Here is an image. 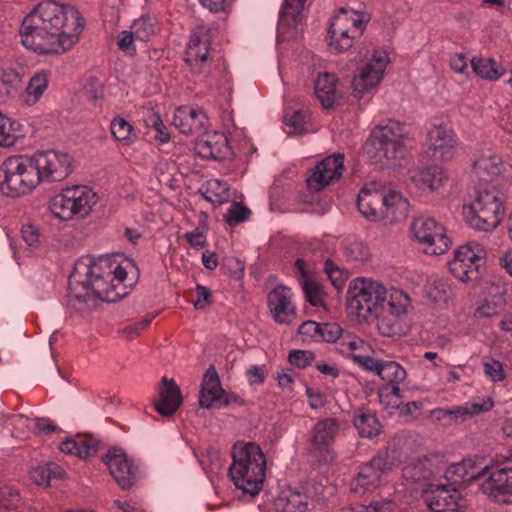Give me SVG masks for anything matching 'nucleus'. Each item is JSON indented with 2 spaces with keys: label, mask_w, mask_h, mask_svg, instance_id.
Masks as SVG:
<instances>
[{
  "label": "nucleus",
  "mask_w": 512,
  "mask_h": 512,
  "mask_svg": "<svg viewBox=\"0 0 512 512\" xmlns=\"http://www.w3.org/2000/svg\"><path fill=\"white\" fill-rule=\"evenodd\" d=\"M79 13L53 0L40 2L20 26L22 44L38 54H60L78 39Z\"/></svg>",
  "instance_id": "obj_1"
},
{
  "label": "nucleus",
  "mask_w": 512,
  "mask_h": 512,
  "mask_svg": "<svg viewBox=\"0 0 512 512\" xmlns=\"http://www.w3.org/2000/svg\"><path fill=\"white\" fill-rule=\"evenodd\" d=\"M126 279V267L115 259H81L75 263L68 279L69 297L79 302L92 298L116 302L130 292L131 284H127Z\"/></svg>",
  "instance_id": "obj_2"
},
{
  "label": "nucleus",
  "mask_w": 512,
  "mask_h": 512,
  "mask_svg": "<svg viewBox=\"0 0 512 512\" xmlns=\"http://www.w3.org/2000/svg\"><path fill=\"white\" fill-rule=\"evenodd\" d=\"M357 206L365 218L392 224L407 218L410 203L400 191L371 182L361 188Z\"/></svg>",
  "instance_id": "obj_3"
},
{
  "label": "nucleus",
  "mask_w": 512,
  "mask_h": 512,
  "mask_svg": "<svg viewBox=\"0 0 512 512\" xmlns=\"http://www.w3.org/2000/svg\"><path fill=\"white\" fill-rule=\"evenodd\" d=\"M229 476L236 488L251 496L263 488L266 472V456L259 445L237 442L233 445Z\"/></svg>",
  "instance_id": "obj_4"
},
{
  "label": "nucleus",
  "mask_w": 512,
  "mask_h": 512,
  "mask_svg": "<svg viewBox=\"0 0 512 512\" xmlns=\"http://www.w3.org/2000/svg\"><path fill=\"white\" fill-rule=\"evenodd\" d=\"M505 214V196L494 185L476 190L470 203L463 206L466 223L473 229L492 232L499 227Z\"/></svg>",
  "instance_id": "obj_5"
},
{
  "label": "nucleus",
  "mask_w": 512,
  "mask_h": 512,
  "mask_svg": "<svg viewBox=\"0 0 512 512\" xmlns=\"http://www.w3.org/2000/svg\"><path fill=\"white\" fill-rule=\"evenodd\" d=\"M394 292H403L394 286H386L378 280L358 277L351 281L347 291V305L357 317L365 322L370 321L377 311L390 302Z\"/></svg>",
  "instance_id": "obj_6"
},
{
  "label": "nucleus",
  "mask_w": 512,
  "mask_h": 512,
  "mask_svg": "<svg viewBox=\"0 0 512 512\" xmlns=\"http://www.w3.org/2000/svg\"><path fill=\"white\" fill-rule=\"evenodd\" d=\"M39 184L33 154L7 157L0 165V193L4 196L27 195Z\"/></svg>",
  "instance_id": "obj_7"
},
{
  "label": "nucleus",
  "mask_w": 512,
  "mask_h": 512,
  "mask_svg": "<svg viewBox=\"0 0 512 512\" xmlns=\"http://www.w3.org/2000/svg\"><path fill=\"white\" fill-rule=\"evenodd\" d=\"M97 193L89 186L75 185L62 190L51 202V213L62 221L87 216L97 204Z\"/></svg>",
  "instance_id": "obj_8"
},
{
  "label": "nucleus",
  "mask_w": 512,
  "mask_h": 512,
  "mask_svg": "<svg viewBox=\"0 0 512 512\" xmlns=\"http://www.w3.org/2000/svg\"><path fill=\"white\" fill-rule=\"evenodd\" d=\"M413 238L422 246L423 252L429 255L444 254L451 246V240L445 227L432 217L419 216L410 226Z\"/></svg>",
  "instance_id": "obj_9"
},
{
  "label": "nucleus",
  "mask_w": 512,
  "mask_h": 512,
  "mask_svg": "<svg viewBox=\"0 0 512 512\" xmlns=\"http://www.w3.org/2000/svg\"><path fill=\"white\" fill-rule=\"evenodd\" d=\"M407 135L403 123L389 120L373 130L372 143L380 156L388 160L402 159L407 152Z\"/></svg>",
  "instance_id": "obj_10"
},
{
  "label": "nucleus",
  "mask_w": 512,
  "mask_h": 512,
  "mask_svg": "<svg viewBox=\"0 0 512 512\" xmlns=\"http://www.w3.org/2000/svg\"><path fill=\"white\" fill-rule=\"evenodd\" d=\"M411 307V299L406 292H394L390 302L377 311L370 321L376 322V327L383 336L391 337L401 332V320L407 316Z\"/></svg>",
  "instance_id": "obj_11"
},
{
  "label": "nucleus",
  "mask_w": 512,
  "mask_h": 512,
  "mask_svg": "<svg viewBox=\"0 0 512 512\" xmlns=\"http://www.w3.org/2000/svg\"><path fill=\"white\" fill-rule=\"evenodd\" d=\"M483 254L484 250L477 242L460 246L448 263L450 273L461 282L476 280Z\"/></svg>",
  "instance_id": "obj_12"
},
{
  "label": "nucleus",
  "mask_w": 512,
  "mask_h": 512,
  "mask_svg": "<svg viewBox=\"0 0 512 512\" xmlns=\"http://www.w3.org/2000/svg\"><path fill=\"white\" fill-rule=\"evenodd\" d=\"M40 183L58 182L68 177L72 170V159L67 153L55 150L33 154Z\"/></svg>",
  "instance_id": "obj_13"
},
{
  "label": "nucleus",
  "mask_w": 512,
  "mask_h": 512,
  "mask_svg": "<svg viewBox=\"0 0 512 512\" xmlns=\"http://www.w3.org/2000/svg\"><path fill=\"white\" fill-rule=\"evenodd\" d=\"M388 62L389 56L386 51H375L354 76L352 85L355 95L362 97L363 94L374 89L380 83Z\"/></svg>",
  "instance_id": "obj_14"
},
{
  "label": "nucleus",
  "mask_w": 512,
  "mask_h": 512,
  "mask_svg": "<svg viewBox=\"0 0 512 512\" xmlns=\"http://www.w3.org/2000/svg\"><path fill=\"white\" fill-rule=\"evenodd\" d=\"M237 400V395L228 394L223 390L215 367L210 366L202 380L200 406L207 409L221 408Z\"/></svg>",
  "instance_id": "obj_15"
},
{
  "label": "nucleus",
  "mask_w": 512,
  "mask_h": 512,
  "mask_svg": "<svg viewBox=\"0 0 512 512\" xmlns=\"http://www.w3.org/2000/svg\"><path fill=\"white\" fill-rule=\"evenodd\" d=\"M103 460L121 489H129L135 484L138 477V467L122 449H110Z\"/></svg>",
  "instance_id": "obj_16"
},
{
  "label": "nucleus",
  "mask_w": 512,
  "mask_h": 512,
  "mask_svg": "<svg viewBox=\"0 0 512 512\" xmlns=\"http://www.w3.org/2000/svg\"><path fill=\"white\" fill-rule=\"evenodd\" d=\"M210 38L204 27L193 31L185 52V62L192 73L203 74L209 66Z\"/></svg>",
  "instance_id": "obj_17"
},
{
  "label": "nucleus",
  "mask_w": 512,
  "mask_h": 512,
  "mask_svg": "<svg viewBox=\"0 0 512 512\" xmlns=\"http://www.w3.org/2000/svg\"><path fill=\"white\" fill-rule=\"evenodd\" d=\"M344 171V155L335 153L319 162L307 179L311 190L320 191L326 186L338 181Z\"/></svg>",
  "instance_id": "obj_18"
},
{
  "label": "nucleus",
  "mask_w": 512,
  "mask_h": 512,
  "mask_svg": "<svg viewBox=\"0 0 512 512\" xmlns=\"http://www.w3.org/2000/svg\"><path fill=\"white\" fill-rule=\"evenodd\" d=\"M339 433V422L334 418L319 420L313 427L310 449L313 454L327 460L333 458V443Z\"/></svg>",
  "instance_id": "obj_19"
},
{
  "label": "nucleus",
  "mask_w": 512,
  "mask_h": 512,
  "mask_svg": "<svg viewBox=\"0 0 512 512\" xmlns=\"http://www.w3.org/2000/svg\"><path fill=\"white\" fill-rule=\"evenodd\" d=\"M481 490L492 501L511 505L512 468H500L491 471L482 482Z\"/></svg>",
  "instance_id": "obj_20"
},
{
  "label": "nucleus",
  "mask_w": 512,
  "mask_h": 512,
  "mask_svg": "<svg viewBox=\"0 0 512 512\" xmlns=\"http://www.w3.org/2000/svg\"><path fill=\"white\" fill-rule=\"evenodd\" d=\"M391 464L392 461L387 454H379L373 457L361 467L352 489L357 493H365L376 488L381 481L382 475L391 468Z\"/></svg>",
  "instance_id": "obj_21"
},
{
  "label": "nucleus",
  "mask_w": 512,
  "mask_h": 512,
  "mask_svg": "<svg viewBox=\"0 0 512 512\" xmlns=\"http://www.w3.org/2000/svg\"><path fill=\"white\" fill-rule=\"evenodd\" d=\"M507 170V165L494 148L482 149L472 164V173L480 180H494L502 176Z\"/></svg>",
  "instance_id": "obj_22"
},
{
  "label": "nucleus",
  "mask_w": 512,
  "mask_h": 512,
  "mask_svg": "<svg viewBox=\"0 0 512 512\" xmlns=\"http://www.w3.org/2000/svg\"><path fill=\"white\" fill-rule=\"evenodd\" d=\"M293 293L284 285H277L267 297L269 311L279 324H289L296 315L295 305L292 301Z\"/></svg>",
  "instance_id": "obj_23"
},
{
  "label": "nucleus",
  "mask_w": 512,
  "mask_h": 512,
  "mask_svg": "<svg viewBox=\"0 0 512 512\" xmlns=\"http://www.w3.org/2000/svg\"><path fill=\"white\" fill-rule=\"evenodd\" d=\"M424 498L433 512H458L461 495L455 488L430 484L424 492Z\"/></svg>",
  "instance_id": "obj_24"
},
{
  "label": "nucleus",
  "mask_w": 512,
  "mask_h": 512,
  "mask_svg": "<svg viewBox=\"0 0 512 512\" xmlns=\"http://www.w3.org/2000/svg\"><path fill=\"white\" fill-rule=\"evenodd\" d=\"M428 143L435 158L449 160L454 156L456 139L454 132L447 126H434L428 133Z\"/></svg>",
  "instance_id": "obj_25"
},
{
  "label": "nucleus",
  "mask_w": 512,
  "mask_h": 512,
  "mask_svg": "<svg viewBox=\"0 0 512 512\" xmlns=\"http://www.w3.org/2000/svg\"><path fill=\"white\" fill-rule=\"evenodd\" d=\"M494 406V402L490 397L481 398L478 401L467 402L463 405L454 406L452 408H437L432 411L438 419L451 417L455 421H466L482 412L490 411Z\"/></svg>",
  "instance_id": "obj_26"
},
{
  "label": "nucleus",
  "mask_w": 512,
  "mask_h": 512,
  "mask_svg": "<svg viewBox=\"0 0 512 512\" xmlns=\"http://www.w3.org/2000/svg\"><path fill=\"white\" fill-rule=\"evenodd\" d=\"M159 397L155 401V410L162 416L173 415L182 404L180 388L173 379L163 377L158 390Z\"/></svg>",
  "instance_id": "obj_27"
},
{
  "label": "nucleus",
  "mask_w": 512,
  "mask_h": 512,
  "mask_svg": "<svg viewBox=\"0 0 512 512\" xmlns=\"http://www.w3.org/2000/svg\"><path fill=\"white\" fill-rule=\"evenodd\" d=\"M409 174L411 182L422 191H438L448 180L447 173L438 166L418 167Z\"/></svg>",
  "instance_id": "obj_28"
},
{
  "label": "nucleus",
  "mask_w": 512,
  "mask_h": 512,
  "mask_svg": "<svg viewBox=\"0 0 512 512\" xmlns=\"http://www.w3.org/2000/svg\"><path fill=\"white\" fill-rule=\"evenodd\" d=\"M298 335L303 342H330L340 335V325L334 322L321 324L308 320L300 325Z\"/></svg>",
  "instance_id": "obj_29"
},
{
  "label": "nucleus",
  "mask_w": 512,
  "mask_h": 512,
  "mask_svg": "<svg viewBox=\"0 0 512 512\" xmlns=\"http://www.w3.org/2000/svg\"><path fill=\"white\" fill-rule=\"evenodd\" d=\"M207 117L200 109L183 106L176 109L173 116V125L182 134H194L202 130Z\"/></svg>",
  "instance_id": "obj_30"
},
{
  "label": "nucleus",
  "mask_w": 512,
  "mask_h": 512,
  "mask_svg": "<svg viewBox=\"0 0 512 512\" xmlns=\"http://www.w3.org/2000/svg\"><path fill=\"white\" fill-rule=\"evenodd\" d=\"M227 138L222 133H208L195 143V151L205 159H222L227 149Z\"/></svg>",
  "instance_id": "obj_31"
},
{
  "label": "nucleus",
  "mask_w": 512,
  "mask_h": 512,
  "mask_svg": "<svg viewBox=\"0 0 512 512\" xmlns=\"http://www.w3.org/2000/svg\"><path fill=\"white\" fill-rule=\"evenodd\" d=\"M338 78L333 73H319L314 83V93L324 108L333 107L339 98Z\"/></svg>",
  "instance_id": "obj_32"
},
{
  "label": "nucleus",
  "mask_w": 512,
  "mask_h": 512,
  "mask_svg": "<svg viewBox=\"0 0 512 512\" xmlns=\"http://www.w3.org/2000/svg\"><path fill=\"white\" fill-rule=\"evenodd\" d=\"M306 0H285L280 10L278 31L286 28H296L303 19V9Z\"/></svg>",
  "instance_id": "obj_33"
},
{
  "label": "nucleus",
  "mask_w": 512,
  "mask_h": 512,
  "mask_svg": "<svg viewBox=\"0 0 512 512\" xmlns=\"http://www.w3.org/2000/svg\"><path fill=\"white\" fill-rule=\"evenodd\" d=\"M365 14L352 8H340L331 24L340 25L354 34H362L365 28Z\"/></svg>",
  "instance_id": "obj_34"
},
{
  "label": "nucleus",
  "mask_w": 512,
  "mask_h": 512,
  "mask_svg": "<svg viewBox=\"0 0 512 512\" xmlns=\"http://www.w3.org/2000/svg\"><path fill=\"white\" fill-rule=\"evenodd\" d=\"M489 472V467L485 466L477 471H474V465L472 460L467 459L459 463L451 464L445 475L447 479L453 480L454 482H464L473 479L480 478Z\"/></svg>",
  "instance_id": "obj_35"
},
{
  "label": "nucleus",
  "mask_w": 512,
  "mask_h": 512,
  "mask_svg": "<svg viewBox=\"0 0 512 512\" xmlns=\"http://www.w3.org/2000/svg\"><path fill=\"white\" fill-rule=\"evenodd\" d=\"M336 342L337 350L354 360L355 355H360L358 352H368L370 345L360 337L350 333L344 332L340 327V335L333 341Z\"/></svg>",
  "instance_id": "obj_36"
},
{
  "label": "nucleus",
  "mask_w": 512,
  "mask_h": 512,
  "mask_svg": "<svg viewBox=\"0 0 512 512\" xmlns=\"http://www.w3.org/2000/svg\"><path fill=\"white\" fill-rule=\"evenodd\" d=\"M48 82L49 74L46 71L34 73L30 77L25 91L22 94L23 102L28 106L36 104L47 90Z\"/></svg>",
  "instance_id": "obj_37"
},
{
  "label": "nucleus",
  "mask_w": 512,
  "mask_h": 512,
  "mask_svg": "<svg viewBox=\"0 0 512 512\" xmlns=\"http://www.w3.org/2000/svg\"><path fill=\"white\" fill-rule=\"evenodd\" d=\"M471 66L476 75L489 81L498 80L506 72V68L492 58H473Z\"/></svg>",
  "instance_id": "obj_38"
},
{
  "label": "nucleus",
  "mask_w": 512,
  "mask_h": 512,
  "mask_svg": "<svg viewBox=\"0 0 512 512\" xmlns=\"http://www.w3.org/2000/svg\"><path fill=\"white\" fill-rule=\"evenodd\" d=\"M427 297L436 303H447L455 296L453 285L444 278H432L426 284Z\"/></svg>",
  "instance_id": "obj_39"
},
{
  "label": "nucleus",
  "mask_w": 512,
  "mask_h": 512,
  "mask_svg": "<svg viewBox=\"0 0 512 512\" xmlns=\"http://www.w3.org/2000/svg\"><path fill=\"white\" fill-rule=\"evenodd\" d=\"M353 424L363 438H372L381 432V424L376 415L370 411H359L354 415Z\"/></svg>",
  "instance_id": "obj_40"
},
{
  "label": "nucleus",
  "mask_w": 512,
  "mask_h": 512,
  "mask_svg": "<svg viewBox=\"0 0 512 512\" xmlns=\"http://www.w3.org/2000/svg\"><path fill=\"white\" fill-rule=\"evenodd\" d=\"M199 191L207 201L214 205H221L230 197L228 184L219 179L207 180Z\"/></svg>",
  "instance_id": "obj_41"
},
{
  "label": "nucleus",
  "mask_w": 512,
  "mask_h": 512,
  "mask_svg": "<svg viewBox=\"0 0 512 512\" xmlns=\"http://www.w3.org/2000/svg\"><path fill=\"white\" fill-rule=\"evenodd\" d=\"M276 512H306V497L297 492H282L274 502Z\"/></svg>",
  "instance_id": "obj_42"
},
{
  "label": "nucleus",
  "mask_w": 512,
  "mask_h": 512,
  "mask_svg": "<svg viewBox=\"0 0 512 512\" xmlns=\"http://www.w3.org/2000/svg\"><path fill=\"white\" fill-rule=\"evenodd\" d=\"M110 131L114 139L123 146H131L137 139L132 124L120 116L111 120Z\"/></svg>",
  "instance_id": "obj_43"
},
{
  "label": "nucleus",
  "mask_w": 512,
  "mask_h": 512,
  "mask_svg": "<svg viewBox=\"0 0 512 512\" xmlns=\"http://www.w3.org/2000/svg\"><path fill=\"white\" fill-rule=\"evenodd\" d=\"M31 479L38 485L49 486L52 480H61L65 471L55 463L34 467L30 471Z\"/></svg>",
  "instance_id": "obj_44"
},
{
  "label": "nucleus",
  "mask_w": 512,
  "mask_h": 512,
  "mask_svg": "<svg viewBox=\"0 0 512 512\" xmlns=\"http://www.w3.org/2000/svg\"><path fill=\"white\" fill-rule=\"evenodd\" d=\"M330 42L329 46L331 49L337 52H345L350 49L353 45L354 39L359 37L361 34H352L350 31L345 30L340 25H330Z\"/></svg>",
  "instance_id": "obj_45"
},
{
  "label": "nucleus",
  "mask_w": 512,
  "mask_h": 512,
  "mask_svg": "<svg viewBox=\"0 0 512 512\" xmlns=\"http://www.w3.org/2000/svg\"><path fill=\"white\" fill-rule=\"evenodd\" d=\"M130 28L134 31L137 40L148 41L158 31V24L154 17L144 15L135 19Z\"/></svg>",
  "instance_id": "obj_46"
},
{
  "label": "nucleus",
  "mask_w": 512,
  "mask_h": 512,
  "mask_svg": "<svg viewBox=\"0 0 512 512\" xmlns=\"http://www.w3.org/2000/svg\"><path fill=\"white\" fill-rule=\"evenodd\" d=\"M378 376L386 381V384L398 385L406 379V370L395 361L382 362Z\"/></svg>",
  "instance_id": "obj_47"
},
{
  "label": "nucleus",
  "mask_w": 512,
  "mask_h": 512,
  "mask_svg": "<svg viewBox=\"0 0 512 512\" xmlns=\"http://www.w3.org/2000/svg\"><path fill=\"white\" fill-rule=\"evenodd\" d=\"M341 512H401L395 498L375 501L368 506L356 505L341 509Z\"/></svg>",
  "instance_id": "obj_48"
},
{
  "label": "nucleus",
  "mask_w": 512,
  "mask_h": 512,
  "mask_svg": "<svg viewBox=\"0 0 512 512\" xmlns=\"http://www.w3.org/2000/svg\"><path fill=\"white\" fill-rule=\"evenodd\" d=\"M379 402L385 409H396L402 404V395L398 385L384 384L378 391Z\"/></svg>",
  "instance_id": "obj_49"
},
{
  "label": "nucleus",
  "mask_w": 512,
  "mask_h": 512,
  "mask_svg": "<svg viewBox=\"0 0 512 512\" xmlns=\"http://www.w3.org/2000/svg\"><path fill=\"white\" fill-rule=\"evenodd\" d=\"M344 256L348 261L362 263L370 258V250L364 243L354 241L345 247Z\"/></svg>",
  "instance_id": "obj_50"
},
{
  "label": "nucleus",
  "mask_w": 512,
  "mask_h": 512,
  "mask_svg": "<svg viewBox=\"0 0 512 512\" xmlns=\"http://www.w3.org/2000/svg\"><path fill=\"white\" fill-rule=\"evenodd\" d=\"M305 299L313 306H321L323 304L322 286L311 279H305L302 283Z\"/></svg>",
  "instance_id": "obj_51"
},
{
  "label": "nucleus",
  "mask_w": 512,
  "mask_h": 512,
  "mask_svg": "<svg viewBox=\"0 0 512 512\" xmlns=\"http://www.w3.org/2000/svg\"><path fill=\"white\" fill-rule=\"evenodd\" d=\"M250 216V210L242 205L241 203L234 202L230 206L225 219L226 222L230 226H235L245 220H247Z\"/></svg>",
  "instance_id": "obj_52"
},
{
  "label": "nucleus",
  "mask_w": 512,
  "mask_h": 512,
  "mask_svg": "<svg viewBox=\"0 0 512 512\" xmlns=\"http://www.w3.org/2000/svg\"><path fill=\"white\" fill-rule=\"evenodd\" d=\"M21 236L23 241L32 249L38 248L41 243L40 228L32 223L22 226Z\"/></svg>",
  "instance_id": "obj_53"
},
{
  "label": "nucleus",
  "mask_w": 512,
  "mask_h": 512,
  "mask_svg": "<svg viewBox=\"0 0 512 512\" xmlns=\"http://www.w3.org/2000/svg\"><path fill=\"white\" fill-rule=\"evenodd\" d=\"M484 374L493 382H500L505 379L503 365L495 359H488L483 363Z\"/></svg>",
  "instance_id": "obj_54"
},
{
  "label": "nucleus",
  "mask_w": 512,
  "mask_h": 512,
  "mask_svg": "<svg viewBox=\"0 0 512 512\" xmlns=\"http://www.w3.org/2000/svg\"><path fill=\"white\" fill-rule=\"evenodd\" d=\"M135 40H137L136 35L131 28L130 30H122L118 35L117 46L126 54L134 55L136 53Z\"/></svg>",
  "instance_id": "obj_55"
},
{
  "label": "nucleus",
  "mask_w": 512,
  "mask_h": 512,
  "mask_svg": "<svg viewBox=\"0 0 512 512\" xmlns=\"http://www.w3.org/2000/svg\"><path fill=\"white\" fill-rule=\"evenodd\" d=\"M20 501V494L17 489L11 486L0 488V507L13 508Z\"/></svg>",
  "instance_id": "obj_56"
},
{
  "label": "nucleus",
  "mask_w": 512,
  "mask_h": 512,
  "mask_svg": "<svg viewBox=\"0 0 512 512\" xmlns=\"http://www.w3.org/2000/svg\"><path fill=\"white\" fill-rule=\"evenodd\" d=\"M313 359L314 354L307 350H292L288 355L289 362L298 368L309 366Z\"/></svg>",
  "instance_id": "obj_57"
},
{
  "label": "nucleus",
  "mask_w": 512,
  "mask_h": 512,
  "mask_svg": "<svg viewBox=\"0 0 512 512\" xmlns=\"http://www.w3.org/2000/svg\"><path fill=\"white\" fill-rule=\"evenodd\" d=\"M324 271L331 280L332 284L340 289L345 281L344 272L337 267L331 260H326L324 264Z\"/></svg>",
  "instance_id": "obj_58"
},
{
  "label": "nucleus",
  "mask_w": 512,
  "mask_h": 512,
  "mask_svg": "<svg viewBox=\"0 0 512 512\" xmlns=\"http://www.w3.org/2000/svg\"><path fill=\"white\" fill-rule=\"evenodd\" d=\"M185 239L190 244V246L195 249H201L207 243L206 233L204 229L200 227L185 233Z\"/></svg>",
  "instance_id": "obj_59"
},
{
  "label": "nucleus",
  "mask_w": 512,
  "mask_h": 512,
  "mask_svg": "<svg viewBox=\"0 0 512 512\" xmlns=\"http://www.w3.org/2000/svg\"><path fill=\"white\" fill-rule=\"evenodd\" d=\"M354 362L364 370L374 372L378 375V371L380 370L381 361H378L368 355H355Z\"/></svg>",
  "instance_id": "obj_60"
},
{
  "label": "nucleus",
  "mask_w": 512,
  "mask_h": 512,
  "mask_svg": "<svg viewBox=\"0 0 512 512\" xmlns=\"http://www.w3.org/2000/svg\"><path fill=\"white\" fill-rule=\"evenodd\" d=\"M150 122L152 124V127L156 131V138L162 143L168 142L170 135L160 115L157 113H153L150 117Z\"/></svg>",
  "instance_id": "obj_61"
},
{
  "label": "nucleus",
  "mask_w": 512,
  "mask_h": 512,
  "mask_svg": "<svg viewBox=\"0 0 512 512\" xmlns=\"http://www.w3.org/2000/svg\"><path fill=\"white\" fill-rule=\"evenodd\" d=\"M153 320V316H147L142 320L126 327L123 330V335L128 339L132 340L138 333L147 328Z\"/></svg>",
  "instance_id": "obj_62"
},
{
  "label": "nucleus",
  "mask_w": 512,
  "mask_h": 512,
  "mask_svg": "<svg viewBox=\"0 0 512 512\" xmlns=\"http://www.w3.org/2000/svg\"><path fill=\"white\" fill-rule=\"evenodd\" d=\"M306 395L308 397L309 406L312 409H319L325 406L326 397L320 390L306 387Z\"/></svg>",
  "instance_id": "obj_63"
},
{
  "label": "nucleus",
  "mask_w": 512,
  "mask_h": 512,
  "mask_svg": "<svg viewBox=\"0 0 512 512\" xmlns=\"http://www.w3.org/2000/svg\"><path fill=\"white\" fill-rule=\"evenodd\" d=\"M197 299L193 300V305L196 309H204L211 303V292L210 290L203 286L197 285L196 287Z\"/></svg>",
  "instance_id": "obj_64"
}]
</instances>
